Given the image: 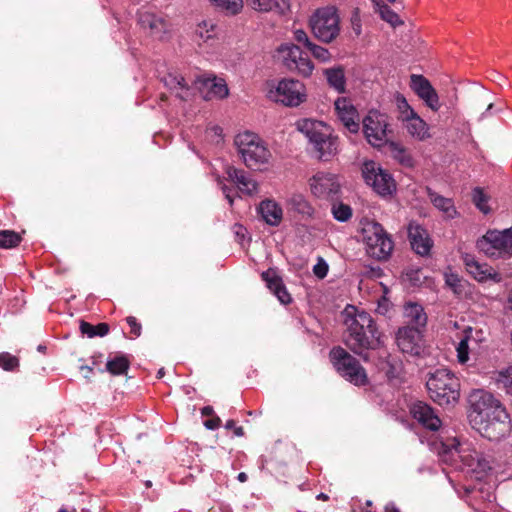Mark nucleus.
Masks as SVG:
<instances>
[{
	"label": "nucleus",
	"mask_w": 512,
	"mask_h": 512,
	"mask_svg": "<svg viewBox=\"0 0 512 512\" xmlns=\"http://www.w3.org/2000/svg\"><path fill=\"white\" fill-rule=\"evenodd\" d=\"M313 273L319 279H323L326 277L328 273V264L324 259L319 258L318 262L313 267Z\"/></svg>",
	"instance_id": "3c124183"
},
{
	"label": "nucleus",
	"mask_w": 512,
	"mask_h": 512,
	"mask_svg": "<svg viewBox=\"0 0 512 512\" xmlns=\"http://www.w3.org/2000/svg\"><path fill=\"white\" fill-rule=\"evenodd\" d=\"M269 97L284 106L298 107L307 100V90L303 82L284 78L269 91Z\"/></svg>",
	"instance_id": "9b49d317"
},
{
	"label": "nucleus",
	"mask_w": 512,
	"mask_h": 512,
	"mask_svg": "<svg viewBox=\"0 0 512 512\" xmlns=\"http://www.w3.org/2000/svg\"><path fill=\"white\" fill-rule=\"evenodd\" d=\"M346 309L345 324L348 335L345 343L356 354H361L366 349H376L380 346V333L378 332L371 315L364 311L351 307Z\"/></svg>",
	"instance_id": "f257e3e1"
},
{
	"label": "nucleus",
	"mask_w": 512,
	"mask_h": 512,
	"mask_svg": "<svg viewBox=\"0 0 512 512\" xmlns=\"http://www.w3.org/2000/svg\"><path fill=\"white\" fill-rule=\"evenodd\" d=\"M225 172L229 180L235 183L241 193L250 196L257 193L258 183L244 170L229 165L226 167Z\"/></svg>",
	"instance_id": "bb28decb"
},
{
	"label": "nucleus",
	"mask_w": 512,
	"mask_h": 512,
	"mask_svg": "<svg viewBox=\"0 0 512 512\" xmlns=\"http://www.w3.org/2000/svg\"><path fill=\"white\" fill-rule=\"evenodd\" d=\"M233 230L237 237H239L241 239L244 238L246 229L242 225L235 224L233 227Z\"/></svg>",
	"instance_id": "680f3d73"
},
{
	"label": "nucleus",
	"mask_w": 512,
	"mask_h": 512,
	"mask_svg": "<svg viewBox=\"0 0 512 512\" xmlns=\"http://www.w3.org/2000/svg\"><path fill=\"white\" fill-rule=\"evenodd\" d=\"M263 220L271 226H277L280 224L283 211L282 208L274 200H263L258 208Z\"/></svg>",
	"instance_id": "c756f323"
},
{
	"label": "nucleus",
	"mask_w": 512,
	"mask_h": 512,
	"mask_svg": "<svg viewBox=\"0 0 512 512\" xmlns=\"http://www.w3.org/2000/svg\"><path fill=\"white\" fill-rule=\"evenodd\" d=\"M313 35L321 42L331 43L340 33V18L337 9L327 6L317 9L309 20Z\"/></svg>",
	"instance_id": "423d86ee"
},
{
	"label": "nucleus",
	"mask_w": 512,
	"mask_h": 512,
	"mask_svg": "<svg viewBox=\"0 0 512 512\" xmlns=\"http://www.w3.org/2000/svg\"><path fill=\"white\" fill-rule=\"evenodd\" d=\"M388 146L391 157L404 167L410 168L414 165V160L408 150L397 142L390 141Z\"/></svg>",
	"instance_id": "72a5a7b5"
},
{
	"label": "nucleus",
	"mask_w": 512,
	"mask_h": 512,
	"mask_svg": "<svg viewBox=\"0 0 512 512\" xmlns=\"http://www.w3.org/2000/svg\"><path fill=\"white\" fill-rule=\"evenodd\" d=\"M508 307L512 311V291L508 295Z\"/></svg>",
	"instance_id": "774afa93"
},
{
	"label": "nucleus",
	"mask_w": 512,
	"mask_h": 512,
	"mask_svg": "<svg viewBox=\"0 0 512 512\" xmlns=\"http://www.w3.org/2000/svg\"><path fill=\"white\" fill-rule=\"evenodd\" d=\"M165 85L171 90H177V96L185 99L188 96V83L185 78L177 73H169L164 77Z\"/></svg>",
	"instance_id": "c9c22d12"
},
{
	"label": "nucleus",
	"mask_w": 512,
	"mask_h": 512,
	"mask_svg": "<svg viewBox=\"0 0 512 512\" xmlns=\"http://www.w3.org/2000/svg\"><path fill=\"white\" fill-rule=\"evenodd\" d=\"M352 29L357 36L361 34V21L357 14L353 15L351 18Z\"/></svg>",
	"instance_id": "13d9d810"
},
{
	"label": "nucleus",
	"mask_w": 512,
	"mask_h": 512,
	"mask_svg": "<svg viewBox=\"0 0 512 512\" xmlns=\"http://www.w3.org/2000/svg\"><path fill=\"white\" fill-rule=\"evenodd\" d=\"M213 408L211 406H205L202 408L201 413L203 416H211L213 414Z\"/></svg>",
	"instance_id": "0e129e2a"
},
{
	"label": "nucleus",
	"mask_w": 512,
	"mask_h": 512,
	"mask_svg": "<svg viewBox=\"0 0 512 512\" xmlns=\"http://www.w3.org/2000/svg\"><path fill=\"white\" fill-rule=\"evenodd\" d=\"M375 11L380 15L381 19L389 23L392 27L403 24L398 14L394 12L383 0H371Z\"/></svg>",
	"instance_id": "f704fd0d"
},
{
	"label": "nucleus",
	"mask_w": 512,
	"mask_h": 512,
	"mask_svg": "<svg viewBox=\"0 0 512 512\" xmlns=\"http://www.w3.org/2000/svg\"><path fill=\"white\" fill-rule=\"evenodd\" d=\"M313 57L321 62H329L331 60V53L328 49L317 45L315 43H309V47L307 48Z\"/></svg>",
	"instance_id": "a18cd8bd"
},
{
	"label": "nucleus",
	"mask_w": 512,
	"mask_h": 512,
	"mask_svg": "<svg viewBox=\"0 0 512 512\" xmlns=\"http://www.w3.org/2000/svg\"><path fill=\"white\" fill-rule=\"evenodd\" d=\"M468 403L469 419L472 426L483 424L485 420L498 414V411L505 410L492 393L483 389L471 391L468 396Z\"/></svg>",
	"instance_id": "0eeeda50"
},
{
	"label": "nucleus",
	"mask_w": 512,
	"mask_h": 512,
	"mask_svg": "<svg viewBox=\"0 0 512 512\" xmlns=\"http://www.w3.org/2000/svg\"><path fill=\"white\" fill-rule=\"evenodd\" d=\"M324 74L331 87L340 93L345 91L346 81L343 68H329L324 71Z\"/></svg>",
	"instance_id": "e433bc0d"
},
{
	"label": "nucleus",
	"mask_w": 512,
	"mask_h": 512,
	"mask_svg": "<svg viewBox=\"0 0 512 512\" xmlns=\"http://www.w3.org/2000/svg\"><path fill=\"white\" fill-rule=\"evenodd\" d=\"M246 3L249 7L259 12L277 11L284 13L288 8L286 0H246Z\"/></svg>",
	"instance_id": "473e14b6"
},
{
	"label": "nucleus",
	"mask_w": 512,
	"mask_h": 512,
	"mask_svg": "<svg viewBox=\"0 0 512 512\" xmlns=\"http://www.w3.org/2000/svg\"><path fill=\"white\" fill-rule=\"evenodd\" d=\"M312 194L318 198H329L340 190V184L335 174L317 172L309 179Z\"/></svg>",
	"instance_id": "a211bd4d"
},
{
	"label": "nucleus",
	"mask_w": 512,
	"mask_h": 512,
	"mask_svg": "<svg viewBox=\"0 0 512 512\" xmlns=\"http://www.w3.org/2000/svg\"><path fill=\"white\" fill-rule=\"evenodd\" d=\"M200 90L206 100L224 99L229 95V89L224 79L214 75L203 76L198 79Z\"/></svg>",
	"instance_id": "5701e85b"
},
{
	"label": "nucleus",
	"mask_w": 512,
	"mask_h": 512,
	"mask_svg": "<svg viewBox=\"0 0 512 512\" xmlns=\"http://www.w3.org/2000/svg\"><path fill=\"white\" fill-rule=\"evenodd\" d=\"M138 25L146 35L157 40H162L169 31L167 20L161 15L148 10L139 11Z\"/></svg>",
	"instance_id": "f3484780"
},
{
	"label": "nucleus",
	"mask_w": 512,
	"mask_h": 512,
	"mask_svg": "<svg viewBox=\"0 0 512 512\" xmlns=\"http://www.w3.org/2000/svg\"><path fill=\"white\" fill-rule=\"evenodd\" d=\"M426 386L430 398L440 406L455 405L460 399V381L449 369L430 372Z\"/></svg>",
	"instance_id": "7ed1b4c3"
},
{
	"label": "nucleus",
	"mask_w": 512,
	"mask_h": 512,
	"mask_svg": "<svg viewBox=\"0 0 512 512\" xmlns=\"http://www.w3.org/2000/svg\"><path fill=\"white\" fill-rule=\"evenodd\" d=\"M427 196L434 207L442 212L445 218L454 219L457 217L458 212L451 198H446L430 188H427Z\"/></svg>",
	"instance_id": "7c9ffc66"
},
{
	"label": "nucleus",
	"mask_w": 512,
	"mask_h": 512,
	"mask_svg": "<svg viewBox=\"0 0 512 512\" xmlns=\"http://www.w3.org/2000/svg\"><path fill=\"white\" fill-rule=\"evenodd\" d=\"M217 9L226 14L236 15L243 8V0H209Z\"/></svg>",
	"instance_id": "4c0bfd02"
},
{
	"label": "nucleus",
	"mask_w": 512,
	"mask_h": 512,
	"mask_svg": "<svg viewBox=\"0 0 512 512\" xmlns=\"http://www.w3.org/2000/svg\"><path fill=\"white\" fill-rule=\"evenodd\" d=\"M483 437L491 440L498 441L509 434L510 421L509 416L504 411H498V414L484 421L483 424L473 426Z\"/></svg>",
	"instance_id": "2eb2a0df"
},
{
	"label": "nucleus",
	"mask_w": 512,
	"mask_h": 512,
	"mask_svg": "<svg viewBox=\"0 0 512 512\" xmlns=\"http://www.w3.org/2000/svg\"><path fill=\"white\" fill-rule=\"evenodd\" d=\"M95 332H96V336H105L108 334L109 332V327L107 324L105 323H100L98 325H96V329H95Z\"/></svg>",
	"instance_id": "bf43d9fd"
},
{
	"label": "nucleus",
	"mask_w": 512,
	"mask_h": 512,
	"mask_svg": "<svg viewBox=\"0 0 512 512\" xmlns=\"http://www.w3.org/2000/svg\"><path fill=\"white\" fill-rule=\"evenodd\" d=\"M361 172L365 183L382 197L391 196L396 191L393 177L375 161L369 160L362 164Z\"/></svg>",
	"instance_id": "f8f14e48"
},
{
	"label": "nucleus",
	"mask_w": 512,
	"mask_h": 512,
	"mask_svg": "<svg viewBox=\"0 0 512 512\" xmlns=\"http://www.w3.org/2000/svg\"><path fill=\"white\" fill-rule=\"evenodd\" d=\"M21 235L12 230L0 231V248L10 249L18 246L21 242Z\"/></svg>",
	"instance_id": "ea45409f"
},
{
	"label": "nucleus",
	"mask_w": 512,
	"mask_h": 512,
	"mask_svg": "<svg viewBox=\"0 0 512 512\" xmlns=\"http://www.w3.org/2000/svg\"><path fill=\"white\" fill-rule=\"evenodd\" d=\"M221 419L219 417H214L212 419H208L204 422V426L209 430H215L220 427Z\"/></svg>",
	"instance_id": "4d7b16f0"
},
{
	"label": "nucleus",
	"mask_w": 512,
	"mask_h": 512,
	"mask_svg": "<svg viewBox=\"0 0 512 512\" xmlns=\"http://www.w3.org/2000/svg\"><path fill=\"white\" fill-rule=\"evenodd\" d=\"M408 236L412 249L419 255H428L432 241L428 235V232L419 224L411 222L408 226Z\"/></svg>",
	"instance_id": "a878e982"
},
{
	"label": "nucleus",
	"mask_w": 512,
	"mask_h": 512,
	"mask_svg": "<svg viewBox=\"0 0 512 512\" xmlns=\"http://www.w3.org/2000/svg\"><path fill=\"white\" fill-rule=\"evenodd\" d=\"M367 253L378 260L387 259L393 250V241L384 228L376 222H369L362 228Z\"/></svg>",
	"instance_id": "1a4fd4ad"
},
{
	"label": "nucleus",
	"mask_w": 512,
	"mask_h": 512,
	"mask_svg": "<svg viewBox=\"0 0 512 512\" xmlns=\"http://www.w3.org/2000/svg\"><path fill=\"white\" fill-rule=\"evenodd\" d=\"M127 323L130 326V333L133 334L134 337H138L141 334V325L137 322L136 318L133 316L127 317Z\"/></svg>",
	"instance_id": "603ef678"
},
{
	"label": "nucleus",
	"mask_w": 512,
	"mask_h": 512,
	"mask_svg": "<svg viewBox=\"0 0 512 512\" xmlns=\"http://www.w3.org/2000/svg\"><path fill=\"white\" fill-rule=\"evenodd\" d=\"M19 365L17 357L11 355L8 352L0 353V367L6 371H12Z\"/></svg>",
	"instance_id": "de8ad7c7"
},
{
	"label": "nucleus",
	"mask_w": 512,
	"mask_h": 512,
	"mask_svg": "<svg viewBox=\"0 0 512 512\" xmlns=\"http://www.w3.org/2000/svg\"><path fill=\"white\" fill-rule=\"evenodd\" d=\"M404 317L409 324L416 327H424L427 323V315L424 308L418 303H407L404 306Z\"/></svg>",
	"instance_id": "2f4dec72"
},
{
	"label": "nucleus",
	"mask_w": 512,
	"mask_h": 512,
	"mask_svg": "<svg viewBox=\"0 0 512 512\" xmlns=\"http://www.w3.org/2000/svg\"><path fill=\"white\" fill-rule=\"evenodd\" d=\"M234 143L247 168L263 171L270 164L272 153L258 135L245 131L235 137Z\"/></svg>",
	"instance_id": "20e7f679"
},
{
	"label": "nucleus",
	"mask_w": 512,
	"mask_h": 512,
	"mask_svg": "<svg viewBox=\"0 0 512 512\" xmlns=\"http://www.w3.org/2000/svg\"><path fill=\"white\" fill-rule=\"evenodd\" d=\"M485 341L484 333L481 329H475L470 326L466 327L459 338L456 345L457 361L464 365L470 357L469 354L474 352L480 347V344Z\"/></svg>",
	"instance_id": "dca6fc26"
},
{
	"label": "nucleus",
	"mask_w": 512,
	"mask_h": 512,
	"mask_svg": "<svg viewBox=\"0 0 512 512\" xmlns=\"http://www.w3.org/2000/svg\"><path fill=\"white\" fill-rule=\"evenodd\" d=\"M363 132L368 143L373 147L380 148L388 141V116L377 110H370L362 120Z\"/></svg>",
	"instance_id": "4468645a"
},
{
	"label": "nucleus",
	"mask_w": 512,
	"mask_h": 512,
	"mask_svg": "<svg viewBox=\"0 0 512 512\" xmlns=\"http://www.w3.org/2000/svg\"><path fill=\"white\" fill-rule=\"evenodd\" d=\"M463 262L467 272L478 282L491 280L495 283L502 281V276L487 263H481L473 255L465 254Z\"/></svg>",
	"instance_id": "412c9836"
},
{
	"label": "nucleus",
	"mask_w": 512,
	"mask_h": 512,
	"mask_svg": "<svg viewBox=\"0 0 512 512\" xmlns=\"http://www.w3.org/2000/svg\"><path fill=\"white\" fill-rule=\"evenodd\" d=\"M435 449L444 461H454L457 456L465 467L473 471L490 467V460L477 451L472 442L460 443L456 437L441 439L435 443Z\"/></svg>",
	"instance_id": "f03ea898"
},
{
	"label": "nucleus",
	"mask_w": 512,
	"mask_h": 512,
	"mask_svg": "<svg viewBox=\"0 0 512 512\" xmlns=\"http://www.w3.org/2000/svg\"><path fill=\"white\" fill-rule=\"evenodd\" d=\"M226 429H232L234 431V434L238 437L243 436L244 430L241 426H236V423L234 420H228L225 424Z\"/></svg>",
	"instance_id": "6e6d98bb"
},
{
	"label": "nucleus",
	"mask_w": 512,
	"mask_h": 512,
	"mask_svg": "<svg viewBox=\"0 0 512 512\" xmlns=\"http://www.w3.org/2000/svg\"><path fill=\"white\" fill-rule=\"evenodd\" d=\"M277 57L289 71L297 72L306 78L312 75L314 64L297 45L292 43L280 45L277 49Z\"/></svg>",
	"instance_id": "ddd939ff"
},
{
	"label": "nucleus",
	"mask_w": 512,
	"mask_h": 512,
	"mask_svg": "<svg viewBox=\"0 0 512 512\" xmlns=\"http://www.w3.org/2000/svg\"><path fill=\"white\" fill-rule=\"evenodd\" d=\"M476 246L480 252L491 259L512 257V228L503 231L489 230L479 238Z\"/></svg>",
	"instance_id": "6e6552de"
},
{
	"label": "nucleus",
	"mask_w": 512,
	"mask_h": 512,
	"mask_svg": "<svg viewBox=\"0 0 512 512\" xmlns=\"http://www.w3.org/2000/svg\"><path fill=\"white\" fill-rule=\"evenodd\" d=\"M247 478H248V477H247V474H246V473H244V472L239 473V474H238V476H237V479H238L240 482H242V483H243V482H246V481H247Z\"/></svg>",
	"instance_id": "338daca9"
},
{
	"label": "nucleus",
	"mask_w": 512,
	"mask_h": 512,
	"mask_svg": "<svg viewBox=\"0 0 512 512\" xmlns=\"http://www.w3.org/2000/svg\"><path fill=\"white\" fill-rule=\"evenodd\" d=\"M497 382L506 393L512 395V366L499 372Z\"/></svg>",
	"instance_id": "49530a36"
},
{
	"label": "nucleus",
	"mask_w": 512,
	"mask_h": 512,
	"mask_svg": "<svg viewBox=\"0 0 512 512\" xmlns=\"http://www.w3.org/2000/svg\"><path fill=\"white\" fill-rule=\"evenodd\" d=\"M332 214L340 222L348 221L352 216V209L349 205L338 203L333 205Z\"/></svg>",
	"instance_id": "c03bdc74"
},
{
	"label": "nucleus",
	"mask_w": 512,
	"mask_h": 512,
	"mask_svg": "<svg viewBox=\"0 0 512 512\" xmlns=\"http://www.w3.org/2000/svg\"><path fill=\"white\" fill-rule=\"evenodd\" d=\"M216 182H217L218 187L222 190V192H223L225 198L227 199L229 205L232 206L233 203H234V198L232 196L233 189L228 187L224 183V179L221 176H217L216 177Z\"/></svg>",
	"instance_id": "8fccbe9b"
},
{
	"label": "nucleus",
	"mask_w": 512,
	"mask_h": 512,
	"mask_svg": "<svg viewBox=\"0 0 512 512\" xmlns=\"http://www.w3.org/2000/svg\"><path fill=\"white\" fill-rule=\"evenodd\" d=\"M389 305V302L383 298L382 301H379L378 303L377 312L383 315L386 314L388 312Z\"/></svg>",
	"instance_id": "052dcab7"
},
{
	"label": "nucleus",
	"mask_w": 512,
	"mask_h": 512,
	"mask_svg": "<svg viewBox=\"0 0 512 512\" xmlns=\"http://www.w3.org/2000/svg\"><path fill=\"white\" fill-rule=\"evenodd\" d=\"M410 87L432 111L436 112L439 110V96L427 78L422 75L412 74L410 77Z\"/></svg>",
	"instance_id": "6ab92c4d"
},
{
	"label": "nucleus",
	"mask_w": 512,
	"mask_h": 512,
	"mask_svg": "<svg viewBox=\"0 0 512 512\" xmlns=\"http://www.w3.org/2000/svg\"><path fill=\"white\" fill-rule=\"evenodd\" d=\"M411 414L415 420L428 430L438 431L442 425L434 409L425 402H415L411 407Z\"/></svg>",
	"instance_id": "4be33fe9"
},
{
	"label": "nucleus",
	"mask_w": 512,
	"mask_h": 512,
	"mask_svg": "<svg viewBox=\"0 0 512 512\" xmlns=\"http://www.w3.org/2000/svg\"><path fill=\"white\" fill-rule=\"evenodd\" d=\"M294 38L297 42L302 43L306 48L309 47V43H312L307 33L301 29L294 32Z\"/></svg>",
	"instance_id": "5fc2aeb1"
},
{
	"label": "nucleus",
	"mask_w": 512,
	"mask_h": 512,
	"mask_svg": "<svg viewBox=\"0 0 512 512\" xmlns=\"http://www.w3.org/2000/svg\"><path fill=\"white\" fill-rule=\"evenodd\" d=\"M261 276L269 290L277 297L281 304H289L291 302V296L276 270L268 269Z\"/></svg>",
	"instance_id": "cd10ccee"
},
{
	"label": "nucleus",
	"mask_w": 512,
	"mask_h": 512,
	"mask_svg": "<svg viewBox=\"0 0 512 512\" xmlns=\"http://www.w3.org/2000/svg\"><path fill=\"white\" fill-rule=\"evenodd\" d=\"M330 359L337 372L349 382L360 386L367 382V375L360 363L342 347L330 351Z\"/></svg>",
	"instance_id": "9d476101"
},
{
	"label": "nucleus",
	"mask_w": 512,
	"mask_h": 512,
	"mask_svg": "<svg viewBox=\"0 0 512 512\" xmlns=\"http://www.w3.org/2000/svg\"><path fill=\"white\" fill-rule=\"evenodd\" d=\"M336 115L350 133L360 130V117L352 101L346 97H339L334 102Z\"/></svg>",
	"instance_id": "aec40b11"
},
{
	"label": "nucleus",
	"mask_w": 512,
	"mask_h": 512,
	"mask_svg": "<svg viewBox=\"0 0 512 512\" xmlns=\"http://www.w3.org/2000/svg\"><path fill=\"white\" fill-rule=\"evenodd\" d=\"M297 129L301 132L319 154V158L327 160L336 149V138L331 136V130L328 125L322 121L314 119H301L296 123Z\"/></svg>",
	"instance_id": "39448f33"
},
{
	"label": "nucleus",
	"mask_w": 512,
	"mask_h": 512,
	"mask_svg": "<svg viewBox=\"0 0 512 512\" xmlns=\"http://www.w3.org/2000/svg\"><path fill=\"white\" fill-rule=\"evenodd\" d=\"M95 329H96V325L94 326V325H92V324H90L88 322H85V321H81V323H80V331H81V333L87 335L90 338L96 336Z\"/></svg>",
	"instance_id": "864d4df0"
},
{
	"label": "nucleus",
	"mask_w": 512,
	"mask_h": 512,
	"mask_svg": "<svg viewBox=\"0 0 512 512\" xmlns=\"http://www.w3.org/2000/svg\"><path fill=\"white\" fill-rule=\"evenodd\" d=\"M289 203L301 214L310 215L312 213V207L308 203V201L301 194H295L289 199Z\"/></svg>",
	"instance_id": "a19ab883"
},
{
	"label": "nucleus",
	"mask_w": 512,
	"mask_h": 512,
	"mask_svg": "<svg viewBox=\"0 0 512 512\" xmlns=\"http://www.w3.org/2000/svg\"><path fill=\"white\" fill-rule=\"evenodd\" d=\"M396 105L399 112L398 119L401 122L403 119L408 118L411 115H414L417 113L408 103L407 99L401 95L398 94L396 96Z\"/></svg>",
	"instance_id": "79ce46f5"
},
{
	"label": "nucleus",
	"mask_w": 512,
	"mask_h": 512,
	"mask_svg": "<svg viewBox=\"0 0 512 512\" xmlns=\"http://www.w3.org/2000/svg\"><path fill=\"white\" fill-rule=\"evenodd\" d=\"M219 29L211 19L200 21L194 30V40L200 47H213L218 42Z\"/></svg>",
	"instance_id": "393cba45"
},
{
	"label": "nucleus",
	"mask_w": 512,
	"mask_h": 512,
	"mask_svg": "<svg viewBox=\"0 0 512 512\" xmlns=\"http://www.w3.org/2000/svg\"><path fill=\"white\" fill-rule=\"evenodd\" d=\"M401 123L407 133L418 141H424L431 137L428 124L417 113L403 119Z\"/></svg>",
	"instance_id": "c85d7f7f"
},
{
	"label": "nucleus",
	"mask_w": 512,
	"mask_h": 512,
	"mask_svg": "<svg viewBox=\"0 0 512 512\" xmlns=\"http://www.w3.org/2000/svg\"><path fill=\"white\" fill-rule=\"evenodd\" d=\"M472 199L475 206L484 214L489 213L490 208L487 204L488 197L481 188H475L472 192Z\"/></svg>",
	"instance_id": "37998d69"
},
{
	"label": "nucleus",
	"mask_w": 512,
	"mask_h": 512,
	"mask_svg": "<svg viewBox=\"0 0 512 512\" xmlns=\"http://www.w3.org/2000/svg\"><path fill=\"white\" fill-rule=\"evenodd\" d=\"M445 282L450 288H452L454 293H456V294L461 293V279L458 274L453 273V272H446L445 273Z\"/></svg>",
	"instance_id": "09e8293b"
},
{
	"label": "nucleus",
	"mask_w": 512,
	"mask_h": 512,
	"mask_svg": "<svg viewBox=\"0 0 512 512\" xmlns=\"http://www.w3.org/2000/svg\"><path fill=\"white\" fill-rule=\"evenodd\" d=\"M421 336L417 328L402 327L396 334V342L403 353L416 355L420 352Z\"/></svg>",
	"instance_id": "b1692460"
},
{
	"label": "nucleus",
	"mask_w": 512,
	"mask_h": 512,
	"mask_svg": "<svg viewBox=\"0 0 512 512\" xmlns=\"http://www.w3.org/2000/svg\"><path fill=\"white\" fill-rule=\"evenodd\" d=\"M209 133H213L214 135L221 137L222 135V128L219 126H213L208 130Z\"/></svg>",
	"instance_id": "e2e57ef3"
},
{
	"label": "nucleus",
	"mask_w": 512,
	"mask_h": 512,
	"mask_svg": "<svg viewBox=\"0 0 512 512\" xmlns=\"http://www.w3.org/2000/svg\"><path fill=\"white\" fill-rule=\"evenodd\" d=\"M129 360L124 355L115 356L106 363V369L113 375L125 374L129 368Z\"/></svg>",
	"instance_id": "58836bf2"
},
{
	"label": "nucleus",
	"mask_w": 512,
	"mask_h": 512,
	"mask_svg": "<svg viewBox=\"0 0 512 512\" xmlns=\"http://www.w3.org/2000/svg\"><path fill=\"white\" fill-rule=\"evenodd\" d=\"M385 512H400L397 507L393 503H389L385 507Z\"/></svg>",
	"instance_id": "69168bd1"
}]
</instances>
